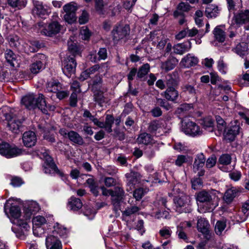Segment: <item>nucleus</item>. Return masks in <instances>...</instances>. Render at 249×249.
I'll return each mask as SVG.
<instances>
[{"label": "nucleus", "instance_id": "25", "mask_svg": "<svg viewBox=\"0 0 249 249\" xmlns=\"http://www.w3.org/2000/svg\"><path fill=\"white\" fill-rule=\"evenodd\" d=\"M178 62V60L175 57H170L166 61L162 63L161 68L166 71H171L175 67Z\"/></svg>", "mask_w": 249, "mask_h": 249}, {"label": "nucleus", "instance_id": "55", "mask_svg": "<svg viewBox=\"0 0 249 249\" xmlns=\"http://www.w3.org/2000/svg\"><path fill=\"white\" fill-rule=\"evenodd\" d=\"M161 124L159 121L152 122L149 126L148 130L151 132H154L161 127Z\"/></svg>", "mask_w": 249, "mask_h": 249}, {"label": "nucleus", "instance_id": "11", "mask_svg": "<svg viewBox=\"0 0 249 249\" xmlns=\"http://www.w3.org/2000/svg\"><path fill=\"white\" fill-rule=\"evenodd\" d=\"M127 178V185L130 187V190L127 189V191L131 190L135 186L138 184H144V182H148L147 180H142L141 176L138 172L131 171L125 174Z\"/></svg>", "mask_w": 249, "mask_h": 249}, {"label": "nucleus", "instance_id": "47", "mask_svg": "<svg viewBox=\"0 0 249 249\" xmlns=\"http://www.w3.org/2000/svg\"><path fill=\"white\" fill-rule=\"evenodd\" d=\"M247 50V47L245 44L242 45L240 43L238 44L233 49L234 52L241 56L244 55Z\"/></svg>", "mask_w": 249, "mask_h": 249}, {"label": "nucleus", "instance_id": "24", "mask_svg": "<svg viewBox=\"0 0 249 249\" xmlns=\"http://www.w3.org/2000/svg\"><path fill=\"white\" fill-rule=\"evenodd\" d=\"M22 121L16 117H12L8 120V126L10 130L15 133H18L22 127Z\"/></svg>", "mask_w": 249, "mask_h": 249}, {"label": "nucleus", "instance_id": "59", "mask_svg": "<svg viewBox=\"0 0 249 249\" xmlns=\"http://www.w3.org/2000/svg\"><path fill=\"white\" fill-rule=\"evenodd\" d=\"M187 161V156L185 155H178L175 161V164L178 166H181Z\"/></svg>", "mask_w": 249, "mask_h": 249}, {"label": "nucleus", "instance_id": "9", "mask_svg": "<svg viewBox=\"0 0 249 249\" xmlns=\"http://www.w3.org/2000/svg\"><path fill=\"white\" fill-rule=\"evenodd\" d=\"M59 133L64 137L69 138L70 141L74 144L82 145L84 143L82 136L73 130L68 131L66 129L62 128L60 129Z\"/></svg>", "mask_w": 249, "mask_h": 249}, {"label": "nucleus", "instance_id": "5", "mask_svg": "<svg viewBox=\"0 0 249 249\" xmlns=\"http://www.w3.org/2000/svg\"><path fill=\"white\" fill-rule=\"evenodd\" d=\"M44 152H41V158H43L45 160L44 164H43V171L46 174H54L56 173L60 177H63L64 174L58 170L57 166L53 161V160L49 153L45 150Z\"/></svg>", "mask_w": 249, "mask_h": 249}, {"label": "nucleus", "instance_id": "56", "mask_svg": "<svg viewBox=\"0 0 249 249\" xmlns=\"http://www.w3.org/2000/svg\"><path fill=\"white\" fill-rule=\"evenodd\" d=\"M81 38L84 40H88L90 36V33L87 27H83L80 30Z\"/></svg>", "mask_w": 249, "mask_h": 249}, {"label": "nucleus", "instance_id": "46", "mask_svg": "<svg viewBox=\"0 0 249 249\" xmlns=\"http://www.w3.org/2000/svg\"><path fill=\"white\" fill-rule=\"evenodd\" d=\"M172 231L169 227H164L159 231V234L161 237L164 239L169 238L172 234Z\"/></svg>", "mask_w": 249, "mask_h": 249}, {"label": "nucleus", "instance_id": "61", "mask_svg": "<svg viewBox=\"0 0 249 249\" xmlns=\"http://www.w3.org/2000/svg\"><path fill=\"white\" fill-rule=\"evenodd\" d=\"M157 104L160 105L161 107L164 108L166 110H169L171 108L169 103L163 99L157 98Z\"/></svg>", "mask_w": 249, "mask_h": 249}, {"label": "nucleus", "instance_id": "27", "mask_svg": "<svg viewBox=\"0 0 249 249\" xmlns=\"http://www.w3.org/2000/svg\"><path fill=\"white\" fill-rule=\"evenodd\" d=\"M74 37L71 36L68 41V50L73 56L79 54L81 53L80 49L78 47L76 43L73 41Z\"/></svg>", "mask_w": 249, "mask_h": 249}, {"label": "nucleus", "instance_id": "22", "mask_svg": "<svg viewBox=\"0 0 249 249\" xmlns=\"http://www.w3.org/2000/svg\"><path fill=\"white\" fill-rule=\"evenodd\" d=\"M210 224L207 220L204 218L200 217L197 220V229L205 235H208L209 232Z\"/></svg>", "mask_w": 249, "mask_h": 249}, {"label": "nucleus", "instance_id": "30", "mask_svg": "<svg viewBox=\"0 0 249 249\" xmlns=\"http://www.w3.org/2000/svg\"><path fill=\"white\" fill-rule=\"evenodd\" d=\"M82 205L80 199L73 196L71 197L68 203L69 207L73 211H78L82 208Z\"/></svg>", "mask_w": 249, "mask_h": 249}, {"label": "nucleus", "instance_id": "52", "mask_svg": "<svg viewBox=\"0 0 249 249\" xmlns=\"http://www.w3.org/2000/svg\"><path fill=\"white\" fill-rule=\"evenodd\" d=\"M167 201L165 198L160 197L156 200L155 205L159 208H166L168 210H169V208L167 207Z\"/></svg>", "mask_w": 249, "mask_h": 249}, {"label": "nucleus", "instance_id": "18", "mask_svg": "<svg viewBox=\"0 0 249 249\" xmlns=\"http://www.w3.org/2000/svg\"><path fill=\"white\" fill-rule=\"evenodd\" d=\"M47 249H62V245L58 238L54 235H50L46 238Z\"/></svg>", "mask_w": 249, "mask_h": 249}, {"label": "nucleus", "instance_id": "35", "mask_svg": "<svg viewBox=\"0 0 249 249\" xmlns=\"http://www.w3.org/2000/svg\"><path fill=\"white\" fill-rule=\"evenodd\" d=\"M53 229V235H55V234H59L60 236H64L66 235L68 232L67 230L58 223H56L54 225Z\"/></svg>", "mask_w": 249, "mask_h": 249}, {"label": "nucleus", "instance_id": "1", "mask_svg": "<svg viewBox=\"0 0 249 249\" xmlns=\"http://www.w3.org/2000/svg\"><path fill=\"white\" fill-rule=\"evenodd\" d=\"M11 200L6 201L4 209L6 213L9 210V215L11 222L18 227L17 231L15 228H12V231L16 233V236L19 238H23L27 232L30 230V226L24 216V212L21 213L20 208L17 205L10 203Z\"/></svg>", "mask_w": 249, "mask_h": 249}, {"label": "nucleus", "instance_id": "53", "mask_svg": "<svg viewBox=\"0 0 249 249\" xmlns=\"http://www.w3.org/2000/svg\"><path fill=\"white\" fill-rule=\"evenodd\" d=\"M218 71L223 74H226L227 71L226 64L224 62L223 58H220L217 62Z\"/></svg>", "mask_w": 249, "mask_h": 249}, {"label": "nucleus", "instance_id": "43", "mask_svg": "<svg viewBox=\"0 0 249 249\" xmlns=\"http://www.w3.org/2000/svg\"><path fill=\"white\" fill-rule=\"evenodd\" d=\"M95 4V9L99 14L103 16L107 15V12L104 8L103 0H94Z\"/></svg>", "mask_w": 249, "mask_h": 249}, {"label": "nucleus", "instance_id": "23", "mask_svg": "<svg viewBox=\"0 0 249 249\" xmlns=\"http://www.w3.org/2000/svg\"><path fill=\"white\" fill-rule=\"evenodd\" d=\"M191 48V43L190 41L177 44L173 47L174 53L180 55L188 52Z\"/></svg>", "mask_w": 249, "mask_h": 249}, {"label": "nucleus", "instance_id": "62", "mask_svg": "<svg viewBox=\"0 0 249 249\" xmlns=\"http://www.w3.org/2000/svg\"><path fill=\"white\" fill-rule=\"evenodd\" d=\"M98 55L99 56L98 60L106 59L107 55L106 49L105 48H100L98 52Z\"/></svg>", "mask_w": 249, "mask_h": 249}, {"label": "nucleus", "instance_id": "17", "mask_svg": "<svg viewBox=\"0 0 249 249\" xmlns=\"http://www.w3.org/2000/svg\"><path fill=\"white\" fill-rule=\"evenodd\" d=\"M60 24L57 21H53L43 29H41V33L48 36H52L58 34L61 29Z\"/></svg>", "mask_w": 249, "mask_h": 249}, {"label": "nucleus", "instance_id": "60", "mask_svg": "<svg viewBox=\"0 0 249 249\" xmlns=\"http://www.w3.org/2000/svg\"><path fill=\"white\" fill-rule=\"evenodd\" d=\"M140 209L137 206H132L130 208H128L124 212V214L126 216H129L139 211Z\"/></svg>", "mask_w": 249, "mask_h": 249}, {"label": "nucleus", "instance_id": "49", "mask_svg": "<svg viewBox=\"0 0 249 249\" xmlns=\"http://www.w3.org/2000/svg\"><path fill=\"white\" fill-rule=\"evenodd\" d=\"M231 157L229 154H223L219 159V162L222 166L228 165L231 162Z\"/></svg>", "mask_w": 249, "mask_h": 249}, {"label": "nucleus", "instance_id": "31", "mask_svg": "<svg viewBox=\"0 0 249 249\" xmlns=\"http://www.w3.org/2000/svg\"><path fill=\"white\" fill-rule=\"evenodd\" d=\"M137 142L145 145L153 142V139L150 134L144 132L140 134L137 138Z\"/></svg>", "mask_w": 249, "mask_h": 249}, {"label": "nucleus", "instance_id": "28", "mask_svg": "<svg viewBox=\"0 0 249 249\" xmlns=\"http://www.w3.org/2000/svg\"><path fill=\"white\" fill-rule=\"evenodd\" d=\"M62 89V85L60 82L56 80H52L48 82L46 85V89L50 92L56 93Z\"/></svg>", "mask_w": 249, "mask_h": 249}, {"label": "nucleus", "instance_id": "58", "mask_svg": "<svg viewBox=\"0 0 249 249\" xmlns=\"http://www.w3.org/2000/svg\"><path fill=\"white\" fill-rule=\"evenodd\" d=\"M23 182L21 178L17 177H13L11 180L10 184L15 187H19Z\"/></svg>", "mask_w": 249, "mask_h": 249}, {"label": "nucleus", "instance_id": "40", "mask_svg": "<svg viewBox=\"0 0 249 249\" xmlns=\"http://www.w3.org/2000/svg\"><path fill=\"white\" fill-rule=\"evenodd\" d=\"M227 1L230 11L234 10L242 7L241 0H227Z\"/></svg>", "mask_w": 249, "mask_h": 249}, {"label": "nucleus", "instance_id": "21", "mask_svg": "<svg viewBox=\"0 0 249 249\" xmlns=\"http://www.w3.org/2000/svg\"><path fill=\"white\" fill-rule=\"evenodd\" d=\"M24 145L28 147L34 146L36 142V138L35 132L29 131L24 133L22 137Z\"/></svg>", "mask_w": 249, "mask_h": 249}, {"label": "nucleus", "instance_id": "50", "mask_svg": "<svg viewBox=\"0 0 249 249\" xmlns=\"http://www.w3.org/2000/svg\"><path fill=\"white\" fill-rule=\"evenodd\" d=\"M202 124L203 126L206 129L209 128L210 131H212L213 130V126L214 125V122L213 120L210 117L204 119Z\"/></svg>", "mask_w": 249, "mask_h": 249}, {"label": "nucleus", "instance_id": "32", "mask_svg": "<svg viewBox=\"0 0 249 249\" xmlns=\"http://www.w3.org/2000/svg\"><path fill=\"white\" fill-rule=\"evenodd\" d=\"M218 7L214 5H208L205 10L206 16L208 18H215L218 14Z\"/></svg>", "mask_w": 249, "mask_h": 249}, {"label": "nucleus", "instance_id": "2", "mask_svg": "<svg viewBox=\"0 0 249 249\" xmlns=\"http://www.w3.org/2000/svg\"><path fill=\"white\" fill-rule=\"evenodd\" d=\"M220 193L215 190H202L197 194L196 200L198 211L200 213H205L213 211L218 205Z\"/></svg>", "mask_w": 249, "mask_h": 249}, {"label": "nucleus", "instance_id": "54", "mask_svg": "<svg viewBox=\"0 0 249 249\" xmlns=\"http://www.w3.org/2000/svg\"><path fill=\"white\" fill-rule=\"evenodd\" d=\"M109 10L111 11L110 16H115L117 12L120 11L121 6L118 2H113L109 7Z\"/></svg>", "mask_w": 249, "mask_h": 249}, {"label": "nucleus", "instance_id": "16", "mask_svg": "<svg viewBox=\"0 0 249 249\" xmlns=\"http://www.w3.org/2000/svg\"><path fill=\"white\" fill-rule=\"evenodd\" d=\"M40 209L39 204L36 201H31L24 206V216L28 223L30 221L32 214L37 212Z\"/></svg>", "mask_w": 249, "mask_h": 249}, {"label": "nucleus", "instance_id": "48", "mask_svg": "<svg viewBox=\"0 0 249 249\" xmlns=\"http://www.w3.org/2000/svg\"><path fill=\"white\" fill-rule=\"evenodd\" d=\"M226 224L225 222L218 221L215 226V231L217 235H220L223 230L225 229Z\"/></svg>", "mask_w": 249, "mask_h": 249}, {"label": "nucleus", "instance_id": "14", "mask_svg": "<svg viewBox=\"0 0 249 249\" xmlns=\"http://www.w3.org/2000/svg\"><path fill=\"white\" fill-rule=\"evenodd\" d=\"M205 161V157L202 153L197 154L193 164V171L195 173H197V175L199 177L202 176L204 174V170L203 169V167Z\"/></svg>", "mask_w": 249, "mask_h": 249}, {"label": "nucleus", "instance_id": "42", "mask_svg": "<svg viewBox=\"0 0 249 249\" xmlns=\"http://www.w3.org/2000/svg\"><path fill=\"white\" fill-rule=\"evenodd\" d=\"M147 188H139L136 189L133 192V196L136 200H140L148 192Z\"/></svg>", "mask_w": 249, "mask_h": 249}, {"label": "nucleus", "instance_id": "15", "mask_svg": "<svg viewBox=\"0 0 249 249\" xmlns=\"http://www.w3.org/2000/svg\"><path fill=\"white\" fill-rule=\"evenodd\" d=\"M188 199V196L183 193H182L180 196H175L174 202L176 207V211L179 213L183 212L186 213L187 206H188L187 204Z\"/></svg>", "mask_w": 249, "mask_h": 249}, {"label": "nucleus", "instance_id": "36", "mask_svg": "<svg viewBox=\"0 0 249 249\" xmlns=\"http://www.w3.org/2000/svg\"><path fill=\"white\" fill-rule=\"evenodd\" d=\"M236 190L234 188H231L227 190L225 192L224 199L227 203L231 202L233 199L235 197L236 194Z\"/></svg>", "mask_w": 249, "mask_h": 249}, {"label": "nucleus", "instance_id": "3", "mask_svg": "<svg viewBox=\"0 0 249 249\" xmlns=\"http://www.w3.org/2000/svg\"><path fill=\"white\" fill-rule=\"evenodd\" d=\"M21 103L30 109L37 107L44 113L47 111L48 108L50 110L54 109V107L47 105L42 94H39L37 98L35 97L34 94H27L22 98Z\"/></svg>", "mask_w": 249, "mask_h": 249}, {"label": "nucleus", "instance_id": "7", "mask_svg": "<svg viewBox=\"0 0 249 249\" xmlns=\"http://www.w3.org/2000/svg\"><path fill=\"white\" fill-rule=\"evenodd\" d=\"M182 131L186 135L196 137L202 134V130L196 123L192 121L185 122L182 126Z\"/></svg>", "mask_w": 249, "mask_h": 249}, {"label": "nucleus", "instance_id": "4", "mask_svg": "<svg viewBox=\"0 0 249 249\" xmlns=\"http://www.w3.org/2000/svg\"><path fill=\"white\" fill-rule=\"evenodd\" d=\"M25 151L15 145L5 142L0 144V154L7 159L13 158L23 155Z\"/></svg>", "mask_w": 249, "mask_h": 249}, {"label": "nucleus", "instance_id": "63", "mask_svg": "<svg viewBox=\"0 0 249 249\" xmlns=\"http://www.w3.org/2000/svg\"><path fill=\"white\" fill-rule=\"evenodd\" d=\"M89 20L88 13L84 11L79 18V22L81 24H85Z\"/></svg>", "mask_w": 249, "mask_h": 249}, {"label": "nucleus", "instance_id": "12", "mask_svg": "<svg viewBox=\"0 0 249 249\" xmlns=\"http://www.w3.org/2000/svg\"><path fill=\"white\" fill-rule=\"evenodd\" d=\"M63 72L68 77H70L75 71L76 63L73 57L67 56L63 62Z\"/></svg>", "mask_w": 249, "mask_h": 249}, {"label": "nucleus", "instance_id": "44", "mask_svg": "<svg viewBox=\"0 0 249 249\" xmlns=\"http://www.w3.org/2000/svg\"><path fill=\"white\" fill-rule=\"evenodd\" d=\"M32 222L33 226L41 227L42 225L46 223V220L44 217L38 215L34 217Z\"/></svg>", "mask_w": 249, "mask_h": 249}, {"label": "nucleus", "instance_id": "41", "mask_svg": "<svg viewBox=\"0 0 249 249\" xmlns=\"http://www.w3.org/2000/svg\"><path fill=\"white\" fill-rule=\"evenodd\" d=\"M114 123V118L110 115H107L106 117L105 123V130L108 133L112 131V126Z\"/></svg>", "mask_w": 249, "mask_h": 249}, {"label": "nucleus", "instance_id": "10", "mask_svg": "<svg viewBox=\"0 0 249 249\" xmlns=\"http://www.w3.org/2000/svg\"><path fill=\"white\" fill-rule=\"evenodd\" d=\"M124 192L121 186H116L113 190L112 203L113 206V210L115 213H117L121 210V201L123 198Z\"/></svg>", "mask_w": 249, "mask_h": 249}, {"label": "nucleus", "instance_id": "29", "mask_svg": "<svg viewBox=\"0 0 249 249\" xmlns=\"http://www.w3.org/2000/svg\"><path fill=\"white\" fill-rule=\"evenodd\" d=\"M240 130V127L238 125L231 126L227 132L225 138L230 141L234 140L235 137L238 134Z\"/></svg>", "mask_w": 249, "mask_h": 249}, {"label": "nucleus", "instance_id": "6", "mask_svg": "<svg viewBox=\"0 0 249 249\" xmlns=\"http://www.w3.org/2000/svg\"><path fill=\"white\" fill-rule=\"evenodd\" d=\"M33 14L42 18H46L51 13L50 8L43 2L36 0H33Z\"/></svg>", "mask_w": 249, "mask_h": 249}, {"label": "nucleus", "instance_id": "64", "mask_svg": "<svg viewBox=\"0 0 249 249\" xmlns=\"http://www.w3.org/2000/svg\"><path fill=\"white\" fill-rule=\"evenodd\" d=\"M34 234L36 236H41L44 233V229L41 227H33Z\"/></svg>", "mask_w": 249, "mask_h": 249}, {"label": "nucleus", "instance_id": "19", "mask_svg": "<svg viewBox=\"0 0 249 249\" xmlns=\"http://www.w3.org/2000/svg\"><path fill=\"white\" fill-rule=\"evenodd\" d=\"M249 22V11H241L234 14L232 22L236 24H242Z\"/></svg>", "mask_w": 249, "mask_h": 249}, {"label": "nucleus", "instance_id": "51", "mask_svg": "<svg viewBox=\"0 0 249 249\" xmlns=\"http://www.w3.org/2000/svg\"><path fill=\"white\" fill-rule=\"evenodd\" d=\"M64 18L68 23H73L76 20V13H65L64 16Z\"/></svg>", "mask_w": 249, "mask_h": 249}, {"label": "nucleus", "instance_id": "38", "mask_svg": "<svg viewBox=\"0 0 249 249\" xmlns=\"http://www.w3.org/2000/svg\"><path fill=\"white\" fill-rule=\"evenodd\" d=\"M8 4L13 8L21 9L26 4V0H7Z\"/></svg>", "mask_w": 249, "mask_h": 249}, {"label": "nucleus", "instance_id": "57", "mask_svg": "<svg viewBox=\"0 0 249 249\" xmlns=\"http://www.w3.org/2000/svg\"><path fill=\"white\" fill-rule=\"evenodd\" d=\"M192 188L195 190L199 189L202 185V182L200 178H194L192 181Z\"/></svg>", "mask_w": 249, "mask_h": 249}, {"label": "nucleus", "instance_id": "33", "mask_svg": "<svg viewBox=\"0 0 249 249\" xmlns=\"http://www.w3.org/2000/svg\"><path fill=\"white\" fill-rule=\"evenodd\" d=\"M213 35L216 40L219 42H223L226 38L225 32L219 27H216L213 30Z\"/></svg>", "mask_w": 249, "mask_h": 249}, {"label": "nucleus", "instance_id": "20", "mask_svg": "<svg viewBox=\"0 0 249 249\" xmlns=\"http://www.w3.org/2000/svg\"><path fill=\"white\" fill-rule=\"evenodd\" d=\"M198 62V58L193 54L188 53L182 58L180 64L184 68H190L196 65Z\"/></svg>", "mask_w": 249, "mask_h": 249}, {"label": "nucleus", "instance_id": "37", "mask_svg": "<svg viewBox=\"0 0 249 249\" xmlns=\"http://www.w3.org/2000/svg\"><path fill=\"white\" fill-rule=\"evenodd\" d=\"M217 122V128L219 132V134L224 133L226 128V124L224 120L220 116L216 117Z\"/></svg>", "mask_w": 249, "mask_h": 249}, {"label": "nucleus", "instance_id": "39", "mask_svg": "<svg viewBox=\"0 0 249 249\" xmlns=\"http://www.w3.org/2000/svg\"><path fill=\"white\" fill-rule=\"evenodd\" d=\"M5 57L7 61L13 67L15 65V62H16V55L13 51L10 50H7L5 53Z\"/></svg>", "mask_w": 249, "mask_h": 249}, {"label": "nucleus", "instance_id": "45", "mask_svg": "<svg viewBox=\"0 0 249 249\" xmlns=\"http://www.w3.org/2000/svg\"><path fill=\"white\" fill-rule=\"evenodd\" d=\"M150 66L146 63L143 65L139 70L137 72V76L139 78H142L144 76L149 72Z\"/></svg>", "mask_w": 249, "mask_h": 249}, {"label": "nucleus", "instance_id": "8", "mask_svg": "<svg viewBox=\"0 0 249 249\" xmlns=\"http://www.w3.org/2000/svg\"><path fill=\"white\" fill-rule=\"evenodd\" d=\"M130 28L128 25H116L112 31V35L115 42L123 39L129 35Z\"/></svg>", "mask_w": 249, "mask_h": 249}, {"label": "nucleus", "instance_id": "26", "mask_svg": "<svg viewBox=\"0 0 249 249\" xmlns=\"http://www.w3.org/2000/svg\"><path fill=\"white\" fill-rule=\"evenodd\" d=\"M164 97L168 101H175L178 96V91L173 87L168 86L164 92Z\"/></svg>", "mask_w": 249, "mask_h": 249}, {"label": "nucleus", "instance_id": "34", "mask_svg": "<svg viewBox=\"0 0 249 249\" xmlns=\"http://www.w3.org/2000/svg\"><path fill=\"white\" fill-rule=\"evenodd\" d=\"M79 8V6L74 2H71L64 5L63 10L65 13H76Z\"/></svg>", "mask_w": 249, "mask_h": 249}, {"label": "nucleus", "instance_id": "13", "mask_svg": "<svg viewBox=\"0 0 249 249\" xmlns=\"http://www.w3.org/2000/svg\"><path fill=\"white\" fill-rule=\"evenodd\" d=\"M45 56L43 54H38L34 57V62L30 66L32 73L36 74L44 68Z\"/></svg>", "mask_w": 249, "mask_h": 249}]
</instances>
